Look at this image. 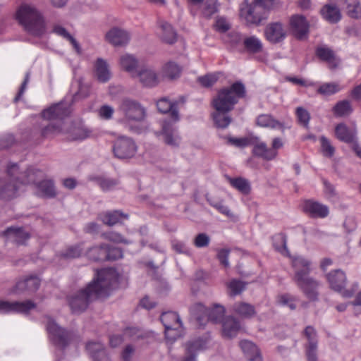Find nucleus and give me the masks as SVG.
<instances>
[{
  "instance_id": "1",
  "label": "nucleus",
  "mask_w": 361,
  "mask_h": 361,
  "mask_svg": "<svg viewBox=\"0 0 361 361\" xmlns=\"http://www.w3.org/2000/svg\"><path fill=\"white\" fill-rule=\"evenodd\" d=\"M118 283V275L112 268L97 271L93 280L68 298L72 312L80 314L87 310L90 304L98 298L104 296Z\"/></svg>"
},
{
  "instance_id": "2",
  "label": "nucleus",
  "mask_w": 361,
  "mask_h": 361,
  "mask_svg": "<svg viewBox=\"0 0 361 361\" xmlns=\"http://www.w3.org/2000/svg\"><path fill=\"white\" fill-rule=\"evenodd\" d=\"M8 180L0 182V199L10 200L18 195L20 185H30L36 181L42 175L41 171L32 166L25 169H20L16 163H9L6 166Z\"/></svg>"
},
{
  "instance_id": "3",
  "label": "nucleus",
  "mask_w": 361,
  "mask_h": 361,
  "mask_svg": "<svg viewBox=\"0 0 361 361\" xmlns=\"http://www.w3.org/2000/svg\"><path fill=\"white\" fill-rule=\"evenodd\" d=\"M293 269L292 281L310 301L319 300L320 281L310 276L312 271L311 260L301 255L290 257Z\"/></svg>"
},
{
  "instance_id": "4",
  "label": "nucleus",
  "mask_w": 361,
  "mask_h": 361,
  "mask_svg": "<svg viewBox=\"0 0 361 361\" xmlns=\"http://www.w3.org/2000/svg\"><path fill=\"white\" fill-rule=\"evenodd\" d=\"M16 18L30 35L40 37L45 32V22L42 13L32 4H23L17 10Z\"/></svg>"
},
{
  "instance_id": "5",
  "label": "nucleus",
  "mask_w": 361,
  "mask_h": 361,
  "mask_svg": "<svg viewBox=\"0 0 361 361\" xmlns=\"http://www.w3.org/2000/svg\"><path fill=\"white\" fill-rule=\"evenodd\" d=\"M71 106L68 103L61 102L53 104L49 108L42 112V116L47 120L51 121L44 126L41 130L43 137H52L62 131V120L71 114Z\"/></svg>"
},
{
  "instance_id": "6",
  "label": "nucleus",
  "mask_w": 361,
  "mask_h": 361,
  "mask_svg": "<svg viewBox=\"0 0 361 361\" xmlns=\"http://www.w3.org/2000/svg\"><path fill=\"white\" fill-rule=\"evenodd\" d=\"M246 94L245 85L240 81L230 87L221 89L212 100V106L216 111H231L240 99Z\"/></svg>"
},
{
  "instance_id": "7",
  "label": "nucleus",
  "mask_w": 361,
  "mask_h": 361,
  "mask_svg": "<svg viewBox=\"0 0 361 361\" xmlns=\"http://www.w3.org/2000/svg\"><path fill=\"white\" fill-rule=\"evenodd\" d=\"M274 3L275 0H255L240 9L241 16L248 24L259 25L267 18V13L274 7Z\"/></svg>"
},
{
  "instance_id": "8",
  "label": "nucleus",
  "mask_w": 361,
  "mask_h": 361,
  "mask_svg": "<svg viewBox=\"0 0 361 361\" xmlns=\"http://www.w3.org/2000/svg\"><path fill=\"white\" fill-rule=\"evenodd\" d=\"M190 313L195 317L200 326H203L207 321L213 323L223 322L225 308L219 304H214L211 308H207L201 303L193 305L190 309Z\"/></svg>"
},
{
  "instance_id": "9",
  "label": "nucleus",
  "mask_w": 361,
  "mask_h": 361,
  "mask_svg": "<svg viewBox=\"0 0 361 361\" xmlns=\"http://www.w3.org/2000/svg\"><path fill=\"white\" fill-rule=\"evenodd\" d=\"M44 318L46 329L50 340L56 346L64 349L75 337V333L61 327L49 316Z\"/></svg>"
},
{
  "instance_id": "10",
  "label": "nucleus",
  "mask_w": 361,
  "mask_h": 361,
  "mask_svg": "<svg viewBox=\"0 0 361 361\" xmlns=\"http://www.w3.org/2000/svg\"><path fill=\"white\" fill-rule=\"evenodd\" d=\"M327 281L329 283L330 288L340 293L344 298H351L354 295L358 289V284L354 283L348 289H344L347 279L345 274L341 269H336L331 271L326 275Z\"/></svg>"
},
{
  "instance_id": "11",
  "label": "nucleus",
  "mask_w": 361,
  "mask_h": 361,
  "mask_svg": "<svg viewBox=\"0 0 361 361\" xmlns=\"http://www.w3.org/2000/svg\"><path fill=\"white\" fill-rule=\"evenodd\" d=\"M160 320L165 329V338L166 340L172 343L180 337L182 322L176 312H163L160 317Z\"/></svg>"
},
{
  "instance_id": "12",
  "label": "nucleus",
  "mask_w": 361,
  "mask_h": 361,
  "mask_svg": "<svg viewBox=\"0 0 361 361\" xmlns=\"http://www.w3.org/2000/svg\"><path fill=\"white\" fill-rule=\"evenodd\" d=\"M119 109L128 122H140L143 121L146 116L145 109L137 101L129 98H124L121 100Z\"/></svg>"
},
{
  "instance_id": "13",
  "label": "nucleus",
  "mask_w": 361,
  "mask_h": 361,
  "mask_svg": "<svg viewBox=\"0 0 361 361\" xmlns=\"http://www.w3.org/2000/svg\"><path fill=\"white\" fill-rule=\"evenodd\" d=\"M137 149L135 141L127 136L118 137L114 141L113 147L114 155L121 159L132 158L135 154Z\"/></svg>"
},
{
  "instance_id": "14",
  "label": "nucleus",
  "mask_w": 361,
  "mask_h": 361,
  "mask_svg": "<svg viewBox=\"0 0 361 361\" xmlns=\"http://www.w3.org/2000/svg\"><path fill=\"white\" fill-rule=\"evenodd\" d=\"M266 39L273 44L281 43L287 37V29L281 22L269 23L264 29Z\"/></svg>"
},
{
  "instance_id": "15",
  "label": "nucleus",
  "mask_w": 361,
  "mask_h": 361,
  "mask_svg": "<svg viewBox=\"0 0 361 361\" xmlns=\"http://www.w3.org/2000/svg\"><path fill=\"white\" fill-rule=\"evenodd\" d=\"M40 286V279L36 275H30L23 279L19 280L13 288V293H21L24 292L33 293L38 290Z\"/></svg>"
},
{
  "instance_id": "16",
  "label": "nucleus",
  "mask_w": 361,
  "mask_h": 361,
  "mask_svg": "<svg viewBox=\"0 0 361 361\" xmlns=\"http://www.w3.org/2000/svg\"><path fill=\"white\" fill-rule=\"evenodd\" d=\"M290 25L293 35L298 39H302L307 37L309 32V23L305 16L294 15L290 18Z\"/></svg>"
},
{
  "instance_id": "17",
  "label": "nucleus",
  "mask_w": 361,
  "mask_h": 361,
  "mask_svg": "<svg viewBox=\"0 0 361 361\" xmlns=\"http://www.w3.org/2000/svg\"><path fill=\"white\" fill-rule=\"evenodd\" d=\"M35 307V304L30 300L13 302L2 301L0 302V311L4 313H8L12 312L27 313L30 310Z\"/></svg>"
},
{
  "instance_id": "18",
  "label": "nucleus",
  "mask_w": 361,
  "mask_h": 361,
  "mask_svg": "<svg viewBox=\"0 0 361 361\" xmlns=\"http://www.w3.org/2000/svg\"><path fill=\"white\" fill-rule=\"evenodd\" d=\"M161 135L164 136V142L172 147H177L180 143V137L178 135L177 129L173 124L167 121H164L161 127Z\"/></svg>"
},
{
  "instance_id": "19",
  "label": "nucleus",
  "mask_w": 361,
  "mask_h": 361,
  "mask_svg": "<svg viewBox=\"0 0 361 361\" xmlns=\"http://www.w3.org/2000/svg\"><path fill=\"white\" fill-rule=\"evenodd\" d=\"M315 55L321 61L326 62L331 69L337 68L341 61L334 51L326 45L318 46L315 49Z\"/></svg>"
},
{
  "instance_id": "20",
  "label": "nucleus",
  "mask_w": 361,
  "mask_h": 361,
  "mask_svg": "<svg viewBox=\"0 0 361 361\" xmlns=\"http://www.w3.org/2000/svg\"><path fill=\"white\" fill-rule=\"evenodd\" d=\"M42 173V175L37 178L36 181L35 183H32L31 184H35L36 187V195L39 197H46V198H53L56 195L55 187L54 182L51 180H43L38 181L40 178L43 177V172L39 170Z\"/></svg>"
},
{
  "instance_id": "21",
  "label": "nucleus",
  "mask_w": 361,
  "mask_h": 361,
  "mask_svg": "<svg viewBox=\"0 0 361 361\" xmlns=\"http://www.w3.org/2000/svg\"><path fill=\"white\" fill-rule=\"evenodd\" d=\"M244 38L245 35L234 30L224 33L221 37L228 49L239 53H242Z\"/></svg>"
},
{
  "instance_id": "22",
  "label": "nucleus",
  "mask_w": 361,
  "mask_h": 361,
  "mask_svg": "<svg viewBox=\"0 0 361 361\" xmlns=\"http://www.w3.org/2000/svg\"><path fill=\"white\" fill-rule=\"evenodd\" d=\"M135 77H137L142 85L147 87H155L159 82L156 71L149 66L142 67L135 73Z\"/></svg>"
},
{
  "instance_id": "23",
  "label": "nucleus",
  "mask_w": 361,
  "mask_h": 361,
  "mask_svg": "<svg viewBox=\"0 0 361 361\" xmlns=\"http://www.w3.org/2000/svg\"><path fill=\"white\" fill-rule=\"evenodd\" d=\"M303 210L313 218H325L329 213V207L326 205L310 200L305 202Z\"/></svg>"
},
{
  "instance_id": "24",
  "label": "nucleus",
  "mask_w": 361,
  "mask_h": 361,
  "mask_svg": "<svg viewBox=\"0 0 361 361\" xmlns=\"http://www.w3.org/2000/svg\"><path fill=\"white\" fill-rule=\"evenodd\" d=\"M106 39L115 47L123 46L129 42L130 35L127 31L115 27L106 32Z\"/></svg>"
},
{
  "instance_id": "25",
  "label": "nucleus",
  "mask_w": 361,
  "mask_h": 361,
  "mask_svg": "<svg viewBox=\"0 0 361 361\" xmlns=\"http://www.w3.org/2000/svg\"><path fill=\"white\" fill-rule=\"evenodd\" d=\"M86 349L93 361H110L107 350L102 343L90 341Z\"/></svg>"
},
{
  "instance_id": "26",
  "label": "nucleus",
  "mask_w": 361,
  "mask_h": 361,
  "mask_svg": "<svg viewBox=\"0 0 361 361\" xmlns=\"http://www.w3.org/2000/svg\"><path fill=\"white\" fill-rule=\"evenodd\" d=\"M240 331V324L238 319L228 316L222 322V334L224 337L231 338L235 337Z\"/></svg>"
},
{
  "instance_id": "27",
  "label": "nucleus",
  "mask_w": 361,
  "mask_h": 361,
  "mask_svg": "<svg viewBox=\"0 0 361 361\" xmlns=\"http://www.w3.org/2000/svg\"><path fill=\"white\" fill-rule=\"evenodd\" d=\"M157 107L158 111L162 114L169 113L171 118L174 121L179 120L178 102H171L167 98L163 97L157 102Z\"/></svg>"
},
{
  "instance_id": "28",
  "label": "nucleus",
  "mask_w": 361,
  "mask_h": 361,
  "mask_svg": "<svg viewBox=\"0 0 361 361\" xmlns=\"http://www.w3.org/2000/svg\"><path fill=\"white\" fill-rule=\"evenodd\" d=\"M253 140L255 143L252 145V153L255 156L267 161L272 160L276 157L274 149H269L265 142H260L257 137H253Z\"/></svg>"
},
{
  "instance_id": "29",
  "label": "nucleus",
  "mask_w": 361,
  "mask_h": 361,
  "mask_svg": "<svg viewBox=\"0 0 361 361\" xmlns=\"http://www.w3.org/2000/svg\"><path fill=\"white\" fill-rule=\"evenodd\" d=\"M242 53L255 54L262 51L263 44L256 36H245L242 47Z\"/></svg>"
},
{
  "instance_id": "30",
  "label": "nucleus",
  "mask_w": 361,
  "mask_h": 361,
  "mask_svg": "<svg viewBox=\"0 0 361 361\" xmlns=\"http://www.w3.org/2000/svg\"><path fill=\"white\" fill-rule=\"evenodd\" d=\"M159 36L162 42L173 44L177 41V33L173 27L166 21L159 22Z\"/></svg>"
},
{
  "instance_id": "31",
  "label": "nucleus",
  "mask_w": 361,
  "mask_h": 361,
  "mask_svg": "<svg viewBox=\"0 0 361 361\" xmlns=\"http://www.w3.org/2000/svg\"><path fill=\"white\" fill-rule=\"evenodd\" d=\"M355 128H350L344 123H339L335 128L336 137L345 143H354L356 140Z\"/></svg>"
},
{
  "instance_id": "32",
  "label": "nucleus",
  "mask_w": 361,
  "mask_h": 361,
  "mask_svg": "<svg viewBox=\"0 0 361 361\" xmlns=\"http://www.w3.org/2000/svg\"><path fill=\"white\" fill-rule=\"evenodd\" d=\"M4 235L9 240L16 243L17 245H23L30 238V234L21 228H8Z\"/></svg>"
},
{
  "instance_id": "33",
  "label": "nucleus",
  "mask_w": 361,
  "mask_h": 361,
  "mask_svg": "<svg viewBox=\"0 0 361 361\" xmlns=\"http://www.w3.org/2000/svg\"><path fill=\"white\" fill-rule=\"evenodd\" d=\"M239 345L248 361H262L258 348L252 342L241 341Z\"/></svg>"
},
{
  "instance_id": "34",
  "label": "nucleus",
  "mask_w": 361,
  "mask_h": 361,
  "mask_svg": "<svg viewBox=\"0 0 361 361\" xmlns=\"http://www.w3.org/2000/svg\"><path fill=\"white\" fill-rule=\"evenodd\" d=\"M95 77L100 82H107L111 78V72L109 65L102 58H98L94 63Z\"/></svg>"
},
{
  "instance_id": "35",
  "label": "nucleus",
  "mask_w": 361,
  "mask_h": 361,
  "mask_svg": "<svg viewBox=\"0 0 361 361\" xmlns=\"http://www.w3.org/2000/svg\"><path fill=\"white\" fill-rule=\"evenodd\" d=\"M206 348V343L200 339L188 342L186 345V355L182 361H197L196 355L198 351Z\"/></svg>"
},
{
  "instance_id": "36",
  "label": "nucleus",
  "mask_w": 361,
  "mask_h": 361,
  "mask_svg": "<svg viewBox=\"0 0 361 361\" xmlns=\"http://www.w3.org/2000/svg\"><path fill=\"white\" fill-rule=\"evenodd\" d=\"M320 12L322 17L330 23H336L341 18L340 9L334 5L326 4Z\"/></svg>"
},
{
  "instance_id": "37",
  "label": "nucleus",
  "mask_w": 361,
  "mask_h": 361,
  "mask_svg": "<svg viewBox=\"0 0 361 361\" xmlns=\"http://www.w3.org/2000/svg\"><path fill=\"white\" fill-rule=\"evenodd\" d=\"M120 64L121 68L126 72L131 74L133 77H135L136 68L137 67L138 61L137 59L131 54H124L120 59Z\"/></svg>"
},
{
  "instance_id": "38",
  "label": "nucleus",
  "mask_w": 361,
  "mask_h": 361,
  "mask_svg": "<svg viewBox=\"0 0 361 361\" xmlns=\"http://www.w3.org/2000/svg\"><path fill=\"white\" fill-rule=\"evenodd\" d=\"M233 312L240 317L250 319L255 315V307L247 302H237L233 305Z\"/></svg>"
},
{
  "instance_id": "39",
  "label": "nucleus",
  "mask_w": 361,
  "mask_h": 361,
  "mask_svg": "<svg viewBox=\"0 0 361 361\" xmlns=\"http://www.w3.org/2000/svg\"><path fill=\"white\" fill-rule=\"evenodd\" d=\"M257 124L263 128H270L273 129H283V123L274 119L271 115L262 114L257 118Z\"/></svg>"
},
{
  "instance_id": "40",
  "label": "nucleus",
  "mask_w": 361,
  "mask_h": 361,
  "mask_svg": "<svg viewBox=\"0 0 361 361\" xmlns=\"http://www.w3.org/2000/svg\"><path fill=\"white\" fill-rule=\"evenodd\" d=\"M230 111H216L212 114V118L215 126L219 128H226L232 119L228 115Z\"/></svg>"
},
{
  "instance_id": "41",
  "label": "nucleus",
  "mask_w": 361,
  "mask_h": 361,
  "mask_svg": "<svg viewBox=\"0 0 361 361\" xmlns=\"http://www.w3.org/2000/svg\"><path fill=\"white\" fill-rule=\"evenodd\" d=\"M226 179L232 187L238 190L239 192L244 195H247L251 190L249 181L242 177L231 178L226 176Z\"/></svg>"
},
{
  "instance_id": "42",
  "label": "nucleus",
  "mask_w": 361,
  "mask_h": 361,
  "mask_svg": "<svg viewBox=\"0 0 361 361\" xmlns=\"http://www.w3.org/2000/svg\"><path fill=\"white\" fill-rule=\"evenodd\" d=\"M101 220L104 224L112 226L118 223L121 218L128 219V215L123 212L116 210L114 212H106L101 215Z\"/></svg>"
},
{
  "instance_id": "43",
  "label": "nucleus",
  "mask_w": 361,
  "mask_h": 361,
  "mask_svg": "<svg viewBox=\"0 0 361 361\" xmlns=\"http://www.w3.org/2000/svg\"><path fill=\"white\" fill-rule=\"evenodd\" d=\"M273 246L276 251L283 255H288L286 235L282 233H277L272 237Z\"/></svg>"
},
{
  "instance_id": "44",
  "label": "nucleus",
  "mask_w": 361,
  "mask_h": 361,
  "mask_svg": "<svg viewBox=\"0 0 361 361\" xmlns=\"http://www.w3.org/2000/svg\"><path fill=\"white\" fill-rule=\"evenodd\" d=\"M82 243H78L67 247L61 252V257L66 259H71L80 257L82 252Z\"/></svg>"
},
{
  "instance_id": "45",
  "label": "nucleus",
  "mask_w": 361,
  "mask_h": 361,
  "mask_svg": "<svg viewBox=\"0 0 361 361\" xmlns=\"http://www.w3.org/2000/svg\"><path fill=\"white\" fill-rule=\"evenodd\" d=\"M180 73V68L174 62H168L162 68L163 77L168 78L171 80L179 77Z\"/></svg>"
},
{
  "instance_id": "46",
  "label": "nucleus",
  "mask_w": 361,
  "mask_h": 361,
  "mask_svg": "<svg viewBox=\"0 0 361 361\" xmlns=\"http://www.w3.org/2000/svg\"><path fill=\"white\" fill-rule=\"evenodd\" d=\"M333 112L336 116H345L353 112V108L348 100H342L336 103L333 108Z\"/></svg>"
},
{
  "instance_id": "47",
  "label": "nucleus",
  "mask_w": 361,
  "mask_h": 361,
  "mask_svg": "<svg viewBox=\"0 0 361 361\" xmlns=\"http://www.w3.org/2000/svg\"><path fill=\"white\" fill-rule=\"evenodd\" d=\"M348 15L353 18H361V0H345Z\"/></svg>"
},
{
  "instance_id": "48",
  "label": "nucleus",
  "mask_w": 361,
  "mask_h": 361,
  "mask_svg": "<svg viewBox=\"0 0 361 361\" xmlns=\"http://www.w3.org/2000/svg\"><path fill=\"white\" fill-rule=\"evenodd\" d=\"M105 252V243H102L99 245L93 246L87 250L86 252V256L88 259L95 261H104V258L102 257V255H104Z\"/></svg>"
},
{
  "instance_id": "49",
  "label": "nucleus",
  "mask_w": 361,
  "mask_h": 361,
  "mask_svg": "<svg viewBox=\"0 0 361 361\" xmlns=\"http://www.w3.org/2000/svg\"><path fill=\"white\" fill-rule=\"evenodd\" d=\"M101 257L104 258V261H114L123 257V252L118 247H111L108 244H105L104 255H102Z\"/></svg>"
},
{
  "instance_id": "50",
  "label": "nucleus",
  "mask_w": 361,
  "mask_h": 361,
  "mask_svg": "<svg viewBox=\"0 0 361 361\" xmlns=\"http://www.w3.org/2000/svg\"><path fill=\"white\" fill-rule=\"evenodd\" d=\"M52 31L56 35L68 40L75 49L78 50L80 49V46L75 39L61 25H54Z\"/></svg>"
},
{
  "instance_id": "51",
  "label": "nucleus",
  "mask_w": 361,
  "mask_h": 361,
  "mask_svg": "<svg viewBox=\"0 0 361 361\" xmlns=\"http://www.w3.org/2000/svg\"><path fill=\"white\" fill-rule=\"evenodd\" d=\"M93 180L96 181L104 191L113 190L118 184V180L114 178L96 177Z\"/></svg>"
},
{
  "instance_id": "52",
  "label": "nucleus",
  "mask_w": 361,
  "mask_h": 361,
  "mask_svg": "<svg viewBox=\"0 0 361 361\" xmlns=\"http://www.w3.org/2000/svg\"><path fill=\"white\" fill-rule=\"evenodd\" d=\"M339 85L334 82L322 84L317 90V92L324 96H330L340 91Z\"/></svg>"
},
{
  "instance_id": "53",
  "label": "nucleus",
  "mask_w": 361,
  "mask_h": 361,
  "mask_svg": "<svg viewBox=\"0 0 361 361\" xmlns=\"http://www.w3.org/2000/svg\"><path fill=\"white\" fill-rule=\"evenodd\" d=\"M172 250L178 254H183L187 256H191V250L187 246L185 243L177 239L171 241Z\"/></svg>"
},
{
  "instance_id": "54",
  "label": "nucleus",
  "mask_w": 361,
  "mask_h": 361,
  "mask_svg": "<svg viewBox=\"0 0 361 361\" xmlns=\"http://www.w3.org/2000/svg\"><path fill=\"white\" fill-rule=\"evenodd\" d=\"M91 130L88 128L80 126L74 128L71 133V137L73 140H82L91 135Z\"/></svg>"
},
{
  "instance_id": "55",
  "label": "nucleus",
  "mask_w": 361,
  "mask_h": 361,
  "mask_svg": "<svg viewBox=\"0 0 361 361\" xmlns=\"http://www.w3.org/2000/svg\"><path fill=\"white\" fill-rule=\"evenodd\" d=\"M321 142V150L323 155L326 157L331 158L334 156L335 153V148L331 145L329 140L325 136L322 135L320 137Z\"/></svg>"
},
{
  "instance_id": "56",
  "label": "nucleus",
  "mask_w": 361,
  "mask_h": 361,
  "mask_svg": "<svg viewBox=\"0 0 361 361\" xmlns=\"http://www.w3.org/2000/svg\"><path fill=\"white\" fill-rule=\"evenodd\" d=\"M295 115L300 124L302 125L304 127H308L310 114L307 109L302 106H298L295 109Z\"/></svg>"
},
{
  "instance_id": "57",
  "label": "nucleus",
  "mask_w": 361,
  "mask_h": 361,
  "mask_svg": "<svg viewBox=\"0 0 361 361\" xmlns=\"http://www.w3.org/2000/svg\"><path fill=\"white\" fill-rule=\"evenodd\" d=\"M228 142L234 145L237 147L243 148L245 147L254 145L255 140H253V137H228Z\"/></svg>"
},
{
  "instance_id": "58",
  "label": "nucleus",
  "mask_w": 361,
  "mask_h": 361,
  "mask_svg": "<svg viewBox=\"0 0 361 361\" xmlns=\"http://www.w3.org/2000/svg\"><path fill=\"white\" fill-rule=\"evenodd\" d=\"M303 334L307 340V345H317L318 339H317V334L315 329L312 326H307L304 329Z\"/></svg>"
},
{
  "instance_id": "59",
  "label": "nucleus",
  "mask_w": 361,
  "mask_h": 361,
  "mask_svg": "<svg viewBox=\"0 0 361 361\" xmlns=\"http://www.w3.org/2000/svg\"><path fill=\"white\" fill-rule=\"evenodd\" d=\"M246 283L240 280L232 279L228 283V288L231 290V295H236L241 293L245 289Z\"/></svg>"
},
{
  "instance_id": "60",
  "label": "nucleus",
  "mask_w": 361,
  "mask_h": 361,
  "mask_svg": "<svg viewBox=\"0 0 361 361\" xmlns=\"http://www.w3.org/2000/svg\"><path fill=\"white\" fill-rule=\"evenodd\" d=\"M217 11V6L215 0H207L204 4L202 11V15L205 18H211Z\"/></svg>"
},
{
  "instance_id": "61",
  "label": "nucleus",
  "mask_w": 361,
  "mask_h": 361,
  "mask_svg": "<svg viewBox=\"0 0 361 361\" xmlns=\"http://www.w3.org/2000/svg\"><path fill=\"white\" fill-rule=\"evenodd\" d=\"M210 243L209 236L205 233H198L193 240L194 245L197 248L207 247Z\"/></svg>"
},
{
  "instance_id": "62",
  "label": "nucleus",
  "mask_w": 361,
  "mask_h": 361,
  "mask_svg": "<svg viewBox=\"0 0 361 361\" xmlns=\"http://www.w3.org/2000/svg\"><path fill=\"white\" fill-rule=\"evenodd\" d=\"M90 94V86L79 82L78 90L73 95V100L86 98Z\"/></svg>"
},
{
  "instance_id": "63",
  "label": "nucleus",
  "mask_w": 361,
  "mask_h": 361,
  "mask_svg": "<svg viewBox=\"0 0 361 361\" xmlns=\"http://www.w3.org/2000/svg\"><path fill=\"white\" fill-rule=\"evenodd\" d=\"M218 80V76L215 74H208L198 78L200 83L205 87L212 86Z\"/></svg>"
},
{
  "instance_id": "64",
  "label": "nucleus",
  "mask_w": 361,
  "mask_h": 361,
  "mask_svg": "<svg viewBox=\"0 0 361 361\" xmlns=\"http://www.w3.org/2000/svg\"><path fill=\"white\" fill-rule=\"evenodd\" d=\"M215 26L217 31L224 33H227L226 31L230 29V24L227 20L223 17L216 19Z\"/></svg>"
}]
</instances>
